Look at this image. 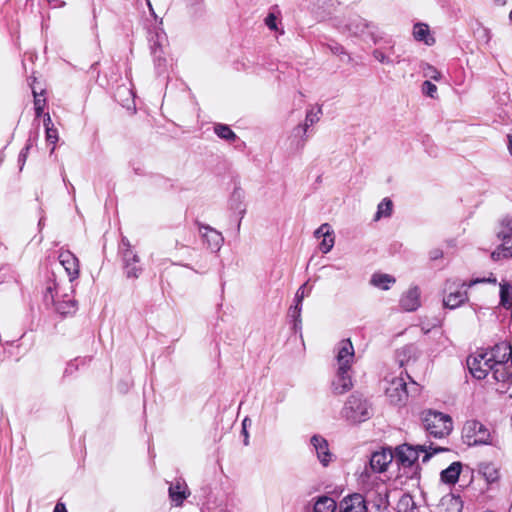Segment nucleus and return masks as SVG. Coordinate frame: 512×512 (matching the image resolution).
I'll use <instances>...</instances> for the list:
<instances>
[{
  "label": "nucleus",
  "instance_id": "f257e3e1",
  "mask_svg": "<svg viewBox=\"0 0 512 512\" xmlns=\"http://www.w3.org/2000/svg\"><path fill=\"white\" fill-rule=\"evenodd\" d=\"M423 427L429 435L443 438L450 434L453 422L449 415L434 410H426L421 414Z\"/></svg>",
  "mask_w": 512,
  "mask_h": 512
},
{
  "label": "nucleus",
  "instance_id": "f03ea898",
  "mask_svg": "<svg viewBox=\"0 0 512 512\" xmlns=\"http://www.w3.org/2000/svg\"><path fill=\"white\" fill-rule=\"evenodd\" d=\"M440 451H443V449L432 448L431 446L427 447L425 445L414 447L408 444H403L396 448L394 458L400 466L404 468H411L418 460L420 452L424 453L423 462H426L433 454Z\"/></svg>",
  "mask_w": 512,
  "mask_h": 512
},
{
  "label": "nucleus",
  "instance_id": "7ed1b4c3",
  "mask_svg": "<svg viewBox=\"0 0 512 512\" xmlns=\"http://www.w3.org/2000/svg\"><path fill=\"white\" fill-rule=\"evenodd\" d=\"M341 415L350 423L356 424L366 421L371 416L369 404L361 396L352 394L346 401Z\"/></svg>",
  "mask_w": 512,
  "mask_h": 512
},
{
  "label": "nucleus",
  "instance_id": "20e7f679",
  "mask_svg": "<svg viewBox=\"0 0 512 512\" xmlns=\"http://www.w3.org/2000/svg\"><path fill=\"white\" fill-rule=\"evenodd\" d=\"M469 284L459 280H447L443 288V306L456 309L468 301Z\"/></svg>",
  "mask_w": 512,
  "mask_h": 512
},
{
  "label": "nucleus",
  "instance_id": "39448f33",
  "mask_svg": "<svg viewBox=\"0 0 512 512\" xmlns=\"http://www.w3.org/2000/svg\"><path fill=\"white\" fill-rule=\"evenodd\" d=\"M462 438L469 446L492 444V436L484 424L477 420H468L462 429Z\"/></svg>",
  "mask_w": 512,
  "mask_h": 512
},
{
  "label": "nucleus",
  "instance_id": "423d86ee",
  "mask_svg": "<svg viewBox=\"0 0 512 512\" xmlns=\"http://www.w3.org/2000/svg\"><path fill=\"white\" fill-rule=\"evenodd\" d=\"M494 357H497L495 346L490 351H481L469 356L467 366L473 377L479 380L484 379L493 368Z\"/></svg>",
  "mask_w": 512,
  "mask_h": 512
},
{
  "label": "nucleus",
  "instance_id": "0eeeda50",
  "mask_svg": "<svg viewBox=\"0 0 512 512\" xmlns=\"http://www.w3.org/2000/svg\"><path fill=\"white\" fill-rule=\"evenodd\" d=\"M509 346L507 343H500L495 345V353H502L501 358L494 357L491 369L493 377L497 381L511 382L512 381V364L509 362V358H506L508 354Z\"/></svg>",
  "mask_w": 512,
  "mask_h": 512
},
{
  "label": "nucleus",
  "instance_id": "6e6552de",
  "mask_svg": "<svg viewBox=\"0 0 512 512\" xmlns=\"http://www.w3.org/2000/svg\"><path fill=\"white\" fill-rule=\"evenodd\" d=\"M346 29L356 37L364 40L371 39L374 44H377L380 40L378 28L360 16L350 17L347 21Z\"/></svg>",
  "mask_w": 512,
  "mask_h": 512
},
{
  "label": "nucleus",
  "instance_id": "1a4fd4ad",
  "mask_svg": "<svg viewBox=\"0 0 512 512\" xmlns=\"http://www.w3.org/2000/svg\"><path fill=\"white\" fill-rule=\"evenodd\" d=\"M55 285H49L46 288L44 299L46 303H52L55 306V309L62 315L72 314L76 311V302L70 297L68 294L63 295V299L56 300V296L58 297V291L54 293Z\"/></svg>",
  "mask_w": 512,
  "mask_h": 512
},
{
  "label": "nucleus",
  "instance_id": "9d476101",
  "mask_svg": "<svg viewBox=\"0 0 512 512\" xmlns=\"http://www.w3.org/2000/svg\"><path fill=\"white\" fill-rule=\"evenodd\" d=\"M336 368L352 369L355 359L354 346L350 339L341 340L335 347Z\"/></svg>",
  "mask_w": 512,
  "mask_h": 512
},
{
  "label": "nucleus",
  "instance_id": "9b49d317",
  "mask_svg": "<svg viewBox=\"0 0 512 512\" xmlns=\"http://www.w3.org/2000/svg\"><path fill=\"white\" fill-rule=\"evenodd\" d=\"M394 459V454L390 449H381L372 453L369 466L365 469L366 476H369L368 469L372 473H383Z\"/></svg>",
  "mask_w": 512,
  "mask_h": 512
},
{
  "label": "nucleus",
  "instance_id": "f8f14e48",
  "mask_svg": "<svg viewBox=\"0 0 512 512\" xmlns=\"http://www.w3.org/2000/svg\"><path fill=\"white\" fill-rule=\"evenodd\" d=\"M385 391L389 401L394 405H401L408 398L406 381L401 376L389 380Z\"/></svg>",
  "mask_w": 512,
  "mask_h": 512
},
{
  "label": "nucleus",
  "instance_id": "ddd939ff",
  "mask_svg": "<svg viewBox=\"0 0 512 512\" xmlns=\"http://www.w3.org/2000/svg\"><path fill=\"white\" fill-rule=\"evenodd\" d=\"M166 38L164 35L156 34L150 39V50L153 57L154 65L158 72L164 71L167 59L165 57L164 44Z\"/></svg>",
  "mask_w": 512,
  "mask_h": 512
},
{
  "label": "nucleus",
  "instance_id": "4468645a",
  "mask_svg": "<svg viewBox=\"0 0 512 512\" xmlns=\"http://www.w3.org/2000/svg\"><path fill=\"white\" fill-rule=\"evenodd\" d=\"M353 387L351 369L336 368V373L332 381V391L334 394L342 395Z\"/></svg>",
  "mask_w": 512,
  "mask_h": 512
},
{
  "label": "nucleus",
  "instance_id": "2eb2a0df",
  "mask_svg": "<svg viewBox=\"0 0 512 512\" xmlns=\"http://www.w3.org/2000/svg\"><path fill=\"white\" fill-rule=\"evenodd\" d=\"M199 232L204 242L206 243L207 248H209L213 252H217L220 250V248L223 245L224 238L219 231L215 230L210 226L201 225L199 227Z\"/></svg>",
  "mask_w": 512,
  "mask_h": 512
},
{
  "label": "nucleus",
  "instance_id": "dca6fc26",
  "mask_svg": "<svg viewBox=\"0 0 512 512\" xmlns=\"http://www.w3.org/2000/svg\"><path fill=\"white\" fill-rule=\"evenodd\" d=\"M322 115V107L319 105L312 106L306 112L305 122L302 125H298L294 128L293 134L294 136H300L303 139V143L305 142V134L308 131V128L320 120V116Z\"/></svg>",
  "mask_w": 512,
  "mask_h": 512
},
{
  "label": "nucleus",
  "instance_id": "f3484780",
  "mask_svg": "<svg viewBox=\"0 0 512 512\" xmlns=\"http://www.w3.org/2000/svg\"><path fill=\"white\" fill-rule=\"evenodd\" d=\"M338 508L339 512H367L365 499L358 493L344 497Z\"/></svg>",
  "mask_w": 512,
  "mask_h": 512
},
{
  "label": "nucleus",
  "instance_id": "a211bd4d",
  "mask_svg": "<svg viewBox=\"0 0 512 512\" xmlns=\"http://www.w3.org/2000/svg\"><path fill=\"white\" fill-rule=\"evenodd\" d=\"M310 442L320 463L323 466H328L333 458V455L329 450L328 441L320 435H314L312 436Z\"/></svg>",
  "mask_w": 512,
  "mask_h": 512
},
{
  "label": "nucleus",
  "instance_id": "6ab92c4d",
  "mask_svg": "<svg viewBox=\"0 0 512 512\" xmlns=\"http://www.w3.org/2000/svg\"><path fill=\"white\" fill-rule=\"evenodd\" d=\"M58 258L69 277V281L72 282L77 279L79 276V261L77 257L70 251H61Z\"/></svg>",
  "mask_w": 512,
  "mask_h": 512
},
{
  "label": "nucleus",
  "instance_id": "aec40b11",
  "mask_svg": "<svg viewBox=\"0 0 512 512\" xmlns=\"http://www.w3.org/2000/svg\"><path fill=\"white\" fill-rule=\"evenodd\" d=\"M168 493L175 506H181L183 501L190 496V490L183 479H177L171 483Z\"/></svg>",
  "mask_w": 512,
  "mask_h": 512
},
{
  "label": "nucleus",
  "instance_id": "412c9836",
  "mask_svg": "<svg viewBox=\"0 0 512 512\" xmlns=\"http://www.w3.org/2000/svg\"><path fill=\"white\" fill-rule=\"evenodd\" d=\"M400 305L408 312L417 310L421 305L419 288L414 286L404 292L400 299Z\"/></svg>",
  "mask_w": 512,
  "mask_h": 512
},
{
  "label": "nucleus",
  "instance_id": "4be33fe9",
  "mask_svg": "<svg viewBox=\"0 0 512 512\" xmlns=\"http://www.w3.org/2000/svg\"><path fill=\"white\" fill-rule=\"evenodd\" d=\"M463 503L459 496L454 494L444 495L435 508V512H461Z\"/></svg>",
  "mask_w": 512,
  "mask_h": 512
},
{
  "label": "nucleus",
  "instance_id": "5701e85b",
  "mask_svg": "<svg viewBox=\"0 0 512 512\" xmlns=\"http://www.w3.org/2000/svg\"><path fill=\"white\" fill-rule=\"evenodd\" d=\"M412 34L416 41L423 42L428 46L435 44V38L432 36L426 23L418 22L414 24Z\"/></svg>",
  "mask_w": 512,
  "mask_h": 512
},
{
  "label": "nucleus",
  "instance_id": "b1692460",
  "mask_svg": "<svg viewBox=\"0 0 512 512\" xmlns=\"http://www.w3.org/2000/svg\"><path fill=\"white\" fill-rule=\"evenodd\" d=\"M477 471L488 484H494L500 479L499 469L493 463H480Z\"/></svg>",
  "mask_w": 512,
  "mask_h": 512
},
{
  "label": "nucleus",
  "instance_id": "393cba45",
  "mask_svg": "<svg viewBox=\"0 0 512 512\" xmlns=\"http://www.w3.org/2000/svg\"><path fill=\"white\" fill-rule=\"evenodd\" d=\"M418 351L413 345H407L397 351V361L400 366H409L416 362Z\"/></svg>",
  "mask_w": 512,
  "mask_h": 512
},
{
  "label": "nucleus",
  "instance_id": "a878e982",
  "mask_svg": "<svg viewBox=\"0 0 512 512\" xmlns=\"http://www.w3.org/2000/svg\"><path fill=\"white\" fill-rule=\"evenodd\" d=\"M462 464L460 462H453L449 467L441 472V480L447 484H454L457 482Z\"/></svg>",
  "mask_w": 512,
  "mask_h": 512
},
{
  "label": "nucleus",
  "instance_id": "bb28decb",
  "mask_svg": "<svg viewBox=\"0 0 512 512\" xmlns=\"http://www.w3.org/2000/svg\"><path fill=\"white\" fill-rule=\"evenodd\" d=\"M395 282L396 280L393 276L384 273H375L370 279L371 285L382 290H388Z\"/></svg>",
  "mask_w": 512,
  "mask_h": 512
},
{
  "label": "nucleus",
  "instance_id": "cd10ccee",
  "mask_svg": "<svg viewBox=\"0 0 512 512\" xmlns=\"http://www.w3.org/2000/svg\"><path fill=\"white\" fill-rule=\"evenodd\" d=\"M337 509L336 502L328 496L319 497L313 508V512H335Z\"/></svg>",
  "mask_w": 512,
  "mask_h": 512
},
{
  "label": "nucleus",
  "instance_id": "c85d7f7f",
  "mask_svg": "<svg viewBox=\"0 0 512 512\" xmlns=\"http://www.w3.org/2000/svg\"><path fill=\"white\" fill-rule=\"evenodd\" d=\"M397 512H418V507L409 494H404L397 503Z\"/></svg>",
  "mask_w": 512,
  "mask_h": 512
},
{
  "label": "nucleus",
  "instance_id": "c756f323",
  "mask_svg": "<svg viewBox=\"0 0 512 512\" xmlns=\"http://www.w3.org/2000/svg\"><path fill=\"white\" fill-rule=\"evenodd\" d=\"M498 238L507 240L512 236V216H505L500 220Z\"/></svg>",
  "mask_w": 512,
  "mask_h": 512
},
{
  "label": "nucleus",
  "instance_id": "7c9ffc66",
  "mask_svg": "<svg viewBox=\"0 0 512 512\" xmlns=\"http://www.w3.org/2000/svg\"><path fill=\"white\" fill-rule=\"evenodd\" d=\"M500 303L507 309L512 306V285L508 282L500 283Z\"/></svg>",
  "mask_w": 512,
  "mask_h": 512
},
{
  "label": "nucleus",
  "instance_id": "2f4dec72",
  "mask_svg": "<svg viewBox=\"0 0 512 512\" xmlns=\"http://www.w3.org/2000/svg\"><path fill=\"white\" fill-rule=\"evenodd\" d=\"M392 201L388 198H384L377 207V212L375 214L374 220L378 221L382 217H390L392 214Z\"/></svg>",
  "mask_w": 512,
  "mask_h": 512
},
{
  "label": "nucleus",
  "instance_id": "473e14b6",
  "mask_svg": "<svg viewBox=\"0 0 512 512\" xmlns=\"http://www.w3.org/2000/svg\"><path fill=\"white\" fill-rule=\"evenodd\" d=\"M214 132L218 137L225 139L227 141H235L237 137L236 134L231 130V128L224 124L215 125Z\"/></svg>",
  "mask_w": 512,
  "mask_h": 512
},
{
  "label": "nucleus",
  "instance_id": "72a5a7b5",
  "mask_svg": "<svg viewBox=\"0 0 512 512\" xmlns=\"http://www.w3.org/2000/svg\"><path fill=\"white\" fill-rule=\"evenodd\" d=\"M334 246V236H333V230L331 229L329 231V234H326L322 241L319 244V249L322 253L326 254L331 251V249Z\"/></svg>",
  "mask_w": 512,
  "mask_h": 512
},
{
  "label": "nucleus",
  "instance_id": "f704fd0d",
  "mask_svg": "<svg viewBox=\"0 0 512 512\" xmlns=\"http://www.w3.org/2000/svg\"><path fill=\"white\" fill-rule=\"evenodd\" d=\"M491 257L493 260L512 257V244L510 246L502 245L498 247L492 252Z\"/></svg>",
  "mask_w": 512,
  "mask_h": 512
},
{
  "label": "nucleus",
  "instance_id": "c9c22d12",
  "mask_svg": "<svg viewBox=\"0 0 512 512\" xmlns=\"http://www.w3.org/2000/svg\"><path fill=\"white\" fill-rule=\"evenodd\" d=\"M423 74L425 77L439 81L441 79V73L432 65L425 64L423 67Z\"/></svg>",
  "mask_w": 512,
  "mask_h": 512
},
{
  "label": "nucleus",
  "instance_id": "e433bc0d",
  "mask_svg": "<svg viewBox=\"0 0 512 512\" xmlns=\"http://www.w3.org/2000/svg\"><path fill=\"white\" fill-rule=\"evenodd\" d=\"M45 133H46L47 142L55 145L57 143L59 137H58V131L54 127V125H51V127H48L47 129H45ZM54 150H55V146L52 147L51 153H53Z\"/></svg>",
  "mask_w": 512,
  "mask_h": 512
},
{
  "label": "nucleus",
  "instance_id": "4c0bfd02",
  "mask_svg": "<svg viewBox=\"0 0 512 512\" xmlns=\"http://www.w3.org/2000/svg\"><path fill=\"white\" fill-rule=\"evenodd\" d=\"M32 92L34 95V105H35L36 116L39 117L44 110L45 99H41L39 97V95L34 87L32 88Z\"/></svg>",
  "mask_w": 512,
  "mask_h": 512
},
{
  "label": "nucleus",
  "instance_id": "58836bf2",
  "mask_svg": "<svg viewBox=\"0 0 512 512\" xmlns=\"http://www.w3.org/2000/svg\"><path fill=\"white\" fill-rule=\"evenodd\" d=\"M373 57L380 63L390 65L393 63L391 58L386 55L381 49H375L372 52Z\"/></svg>",
  "mask_w": 512,
  "mask_h": 512
},
{
  "label": "nucleus",
  "instance_id": "ea45409f",
  "mask_svg": "<svg viewBox=\"0 0 512 512\" xmlns=\"http://www.w3.org/2000/svg\"><path fill=\"white\" fill-rule=\"evenodd\" d=\"M126 275L129 278H138L141 273V268L136 266V263L125 265Z\"/></svg>",
  "mask_w": 512,
  "mask_h": 512
},
{
  "label": "nucleus",
  "instance_id": "a19ab883",
  "mask_svg": "<svg viewBox=\"0 0 512 512\" xmlns=\"http://www.w3.org/2000/svg\"><path fill=\"white\" fill-rule=\"evenodd\" d=\"M422 90H423V93H425L427 96L433 98L437 91V87L432 82L426 80L422 85Z\"/></svg>",
  "mask_w": 512,
  "mask_h": 512
},
{
  "label": "nucleus",
  "instance_id": "79ce46f5",
  "mask_svg": "<svg viewBox=\"0 0 512 512\" xmlns=\"http://www.w3.org/2000/svg\"><path fill=\"white\" fill-rule=\"evenodd\" d=\"M31 147H32V143L30 141H28L27 144L25 145V147L22 149V151L19 154L18 162L20 163V170H22V168L25 164V161L28 156V152Z\"/></svg>",
  "mask_w": 512,
  "mask_h": 512
},
{
  "label": "nucleus",
  "instance_id": "37998d69",
  "mask_svg": "<svg viewBox=\"0 0 512 512\" xmlns=\"http://www.w3.org/2000/svg\"><path fill=\"white\" fill-rule=\"evenodd\" d=\"M124 262L125 265H130L131 263H138L139 257L138 255L134 254L130 249H126L124 252Z\"/></svg>",
  "mask_w": 512,
  "mask_h": 512
},
{
  "label": "nucleus",
  "instance_id": "c03bdc74",
  "mask_svg": "<svg viewBox=\"0 0 512 512\" xmlns=\"http://www.w3.org/2000/svg\"><path fill=\"white\" fill-rule=\"evenodd\" d=\"M331 230V226L327 223L322 224L319 228L316 229L314 235L316 238H323L326 234H329Z\"/></svg>",
  "mask_w": 512,
  "mask_h": 512
},
{
  "label": "nucleus",
  "instance_id": "a18cd8bd",
  "mask_svg": "<svg viewBox=\"0 0 512 512\" xmlns=\"http://www.w3.org/2000/svg\"><path fill=\"white\" fill-rule=\"evenodd\" d=\"M289 314L297 322L301 315V305L295 303L294 306L290 307Z\"/></svg>",
  "mask_w": 512,
  "mask_h": 512
},
{
  "label": "nucleus",
  "instance_id": "49530a36",
  "mask_svg": "<svg viewBox=\"0 0 512 512\" xmlns=\"http://www.w3.org/2000/svg\"><path fill=\"white\" fill-rule=\"evenodd\" d=\"M305 286H306V285L304 284V285H302V286L297 290V292H296V294H295V303H296V304H300V305L302 304V301H303V299H304V297H305Z\"/></svg>",
  "mask_w": 512,
  "mask_h": 512
},
{
  "label": "nucleus",
  "instance_id": "de8ad7c7",
  "mask_svg": "<svg viewBox=\"0 0 512 512\" xmlns=\"http://www.w3.org/2000/svg\"><path fill=\"white\" fill-rule=\"evenodd\" d=\"M265 24L271 29L275 30L276 26V17L273 14H269L265 19Z\"/></svg>",
  "mask_w": 512,
  "mask_h": 512
},
{
  "label": "nucleus",
  "instance_id": "09e8293b",
  "mask_svg": "<svg viewBox=\"0 0 512 512\" xmlns=\"http://www.w3.org/2000/svg\"><path fill=\"white\" fill-rule=\"evenodd\" d=\"M429 257L431 260H438L443 257V252L440 249H433L429 252Z\"/></svg>",
  "mask_w": 512,
  "mask_h": 512
},
{
  "label": "nucleus",
  "instance_id": "8fccbe9b",
  "mask_svg": "<svg viewBox=\"0 0 512 512\" xmlns=\"http://www.w3.org/2000/svg\"><path fill=\"white\" fill-rule=\"evenodd\" d=\"M250 425H251V420L248 417H245L244 420L242 421V433H243V435L249 434L247 428Z\"/></svg>",
  "mask_w": 512,
  "mask_h": 512
},
{
  "label": "nucleus",
  "instance_id": "3c124183",
  "mask_svg": "<svg viewBox=\"0 0 512 512\" xmlns=\"http://www.w3.org/2000/svg\"><path fill=\"white\" fill-rule=\"evenodd\" d=\"M486 281L490 282V283H493V284H495L497 282L496 278L481 279V280L480 279H476V280L470 282L469 286H472V285H474L476 283H479V282H486Z\"/></svg>",
  "mask_w": 512,
  "mask_h": 512
},
{
  "label": "nucleus",
  "instance_id": "603ef678",
  "mask_svg": "<svg viewBox=\"0 0 512 512\" xmlns=\"http://www.w3.org/2000/svg\"><path fill=\"white\" fill-rule=\"evenodd\" d=\"M51 125H54L52 123V120H51V117L49 115V113H46L44 115V126H45V129H47L48 127H51Z\"/></svg>",
  "mask_w": 512,
  "mask_h": 512
},
{
  "label": "nucleus",
  "instance_id": "864d4df0",
  "mask_svg": "<svg viewBox=\"0 0 512 512\" xmlns=\"http://www.w3.org/2000/svg\"><path fill=\"white\" fill-rule=\"evenodd\" d=\"M53 512H67V510L64 504L57 503Z\"/></svg>",
  "mask_w": 512,
  "mask_h": 512
},
{
  "label": "nucleus",
  "instance_id": "5fc2aeb1",
  "mask_svg": "<svg viewBox=\"0 0 512 512\" xmlns=\"http://www.w3.org/2000/svg\"><path fill=\"white\" fill-rule=\"evenodd\" d=\"M509 346V350H508V354L506 356V358H509V362L510 364H512V346L511 345H508Z\"/></svg>",
  "mask_w": 512,
  "mask_h": 512
},
{
  "label": "nucleus",
  "instance_id": "6e6d98bb",
  "mask_svg": "<svg viewBox=\"0 0 512 512\" xmlns=\"http://www.w3.org/2000/svg\"><path fill=\"white\" fill-rule=\"evenodd\" d=\"M123 246L127 247V249H130V243L126 238L122 239Z\"/></svg>",
  "mask_w": 512,
  "mask_h": 512
},
{
  "label": "nucleus",
  "instance_id": "4d7b16f0",
  "mask_svg": "<svg viewBox=\"0 0 512 512\" xmlns=\"http://www.w3.org/2000/svg\"><path fill=\"white\" fill-rule=\"evenodd\" d=\"M494 2L499 6H504L507 0H494Z\"/></svg>",
  "mask_w": 512,
  "mask_h": 512
},
{
  "label": "nucleus",
  "instance_id": "13d9d810",
  "mask_svg": "<svg viewBox=\"0 0 512 512\" xmlns=\"http://www.w3.org/2000/svg\"><path fill=\"white\" fill-rule=\"evenodd\" d=\"M244 445L245 446L249 445V434L244 435Z\"/></svg>",
  "mask_w": 512,
  "mask_h": 512
},
{
  "label": "nucleus",
  "instance_id": "bf43d9fd",
  "mask_svg": "<svg viewBox=\"0 0 512 512\" xmlns=\"http://www.w3.org/2000/svg\"><path fill=\"white\" fill-rule=\"evenodd\" d=\"M334 53H342L343 49L341 47H336L335 50H333Z\"/></svg>",
  "mask_w": 512,
  "mask_h": 512
},
{
  "label": "nucleus",
  "instance_id": "052dcab7",
  "mask_svg": "<svg viewBox=\"0 0 512 512\" xmlns=\"http://www.w3.org/2000/svg\"><path fill=\"white\" fill-rule=\"evenodd\" d=\"M509 19L512 21V10L509 13Z\"/></svg>",
  "mask_w": 512,
  "mask_h": 512
},
{
  "label": "nucleus",
  "instance_id": "680f3d73",
  "mask_svg": "<svg viewBox=\"0 0 512 512\" xmlns=\"http://www.w3.org/2000/svg\"><path fill=\"white\" fill-rule=\"evenodd\" d=\"M502 353H497V358H501Z\"/></svg>",
  "mask_w": 512,
  "mask_h": 512
},
{
  "label": "nucleus",
  "instance_id": "e2e57ef3",
  "mask_svg": "<svg viewBox=\"0 0 512 512\" xmlns=\"http://www.w3.org/2000/svg\"><path fill=\"white\" fill-rule=\"evenodd\" d=\"M219 512H228L227 510H220Z\"/></svg>",
  "mask_w": 512,
  "mask_h": 512
},
{
  "label": "nucleus",
  "instance_id": "0e129e2a",
  "mask_svg": "<svg viewBox=\"0 0 512 512\" xmlns=\"http://www.w3.org/2000/svg\"><path fill=\"white\" fill-rule=\"evenodd\" d=\"M148 6L151 7V3L148 1Z\"/></svg>",
  "mask_w": 512,
  "mask_h": 512
}]
</instances>
